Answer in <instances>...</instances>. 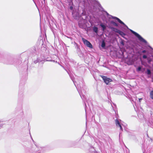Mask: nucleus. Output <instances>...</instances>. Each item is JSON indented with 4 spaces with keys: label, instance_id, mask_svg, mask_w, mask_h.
<instances>
[{
    "label": "nucleus",
    "instance_id": "nucleus-1",
    "mask_svg": "<svg viewBox=\"0 0 153 153\" xmlns=\"http://www.w3.org/2000/svg\"><path fill=\"white\" fill-rule=\"evenodd\" d=\"M74 84L76 87L77 90L81 97L82 99L83 100H85V96L84 95V94H85L86 92V88L85 86L82 85V87H81V86L79 85H78L77 86L76 85L75 82L72 80Z\"/></svg>",
    "mask_w": 153,
    "mask_h": 153
},
{
    "label": "nucleus",
    "instance_id": "nucleus-2",
    "mask_svg": "<svg viewBox=\"0 0 153 153\" xmlns=\"http://www.w3.org/2000/svg\"><path fill=\"white\" fill-rule=\"evenodd\" d=\"M130 31L132 33L134 34L135 36L138 38V39L140 42H143L146 44L147 43V42L139 34L132 30H130Z\"/></svg>",
    "mask_w": 153,
    "mask_h": 153
},
{
    "label": "nucleus",
    "instance_id": "nucleus-3",
    "mask_svg": "<svg viewBox=\"0 0 153 153\" xmlns=\"http://www.w3.org/2000/svg\"><path fill=\"white\" fill-rule=\"evenodd\" d=\"M82 40L84 44L86 45L87 47L89 48H93V46L88 41L84 38H82Z\"/></svg>",
    "mask_w": 153,
    "mask_h": 153
},
{
    "label": "nucleus",
    "instance_id": "nucleus-4",
    "mask_svg": "<svg viewBox=\"0 0 153 153\" xmlns=\"http://www.w3.org/2000/svg\"><path fill=\"white\" fill-rule=\"evenodd\" d=\"M103 80L104 81V82L106 84H108L110 82H111L112 80L111 79L107 77L106 76H101Z\"/></svg>",
    "mask_w": 153,
    "mask_h": 153
},
{
    "label": "nucleus",
    "instance_id": "nucleus-5",
    "mask_svg": "<svg viewBox=\"0 0 153 153\" xmlns=\"http://www.w3.org/2000/svg\"><path fill=\"white\" fill-rule=\"evenodd\" d=\"M110 16L112 18L117 20L118 22H119L120 23L123 25L124 26V27L128 28L127 26L126 25H125V24L119 18L113 16Z\"/></svg>",
    "mask_w": 153,
    "mask_h": 153
},
{
    "label": "nucleus",
    "instance_id": "nucleus-6",
    "mask_svg": "<svg viewBox=\"0 0 153 153\" xmlns=\"http://www.w3.org/2000/svg\"><path fill=\"white\" fill-rule=\"evenodd\" d=\"M115 123L116 125L117 126L120 127V129L122 131V128L118 120L117 119L115 120Z\"/></svg>",
    "mask_w": 153,
    "mask_h": 153
},
{
    "label": "nucleus",
    "instance_id": "nucleus-7",
    "mask_svg": "<svg viewBox=\"0 0 153 153\" xmlns=\"http://www.w3.org/2000/svg\"><path fill=\"white\" fill-rule=\"evenodd\" d=\"M111 30H113V31H114L115 32H117L118 33H119V32L120 31V30H118V29H117L116 28H114V27H111Z\"/></svg>",
    "mask_w": 153,
    "mask_h": 153
},
{
    "label": "nucleus",
    "instance_id": "nucleus-8",
    "mask_svg": "<svg viewBox=\"0 0 153 153\" xmlns=\"http://www.w3.org/2000/svg\"><path fill=\"white\" fill-rule=\"evenodd\" d=\"M100 25L102 28V30L103 31H104L105 30L106 27L105 26L103 25L102 23H101Z\"/></svg>",
    "mask_w": 153,
    "mask_h": 153
},
{
    "label": "nucleus",
    "instance_id": "nucleus-9",
    "mask_svg": "<svg viewBox=\"0 0 153 153\" xmlns=\"http://www.w3.org/2000/svg\"><path fill=\"white\" fill-rule=\"evenodd\" d=\"M93 30L96 33H97L98 32V28L94 26L93 27Z\"/></svg>",
    "mask_w": 153,
    "mask_h": 153
},
{
    "label": "nucleus",
    "instance_id": "nucleus-10",
    "mask_svg": "<svg viewBox=\"0 0 153 153\" xmlns=\"http://www.w3.org/2000/svg\"><path fill=\"white\" fill-rule=\"evenodd\" d=\"M111 23L114 26H116V27H117L118 26V24L114 21H111Z\"/></svg>",
    "mask_w": 153,
    "mask_h": 153
},
{
    "label": "nucleus",
    "instance_id": "nucleus-11",
    "mask_svg": "<svg viewBox=\"0 0 153 153\" xmlns=\"http://www.w3.org/2000/svg\"><path fill=\"white\" fill-rule=\"evenodd\" d=\"M120 35H121L122 37H124V36L125 35V34L123 32L120 30L119 33Z\"/></svg>",
    "mask_w": 153,
    "mask_h": 153
},
{
    "label": "nucleus",
    "instance_id": "nucleus-12",
    "mask_svg": "<svg viewBox=\"0 0 153 153\" xmlns=\"http://www.w3.org/2000/svg\"><path fill=\"white\" fill-rule=\"evenodd\" d=\"M105 42L104 41L102 42L101 45V47L103 48H104L105 46Z\"/></svg>",
    "mask_w": 153,
    "mask_h": 153
},
{
    "label": "nucleus",
    "instance_id": "nucleus-13",
    "mask_svg": "<svg viewBox=\"0 0 153 153\" xmlns=\"http://www.w3.org/2000/svg\"><path fill=\"white\" fill-rule=\"evenodd\" d=\"M150 94L151 98L153 99V91L150 92Z\"/></svg>",
    "mask_w": 153,
    "mask_h": 153
},
{
    "label": "nucleus",
    "instance_id": "nucleus-14",
    "mask_svg": "<svg viewBox=\"0 0 153 153\" xmlns=\"http://www.w3.org/2000/svg\"><path fill=\"white\" fill-rule=\"evenodd\" d=\"M147 74L148 75H150L151 74V72L150 70L147 69Z\"/></svg>",
    "mask_w": 153,
    "mask_h": 153
},
{
    "label": "nucleus",
    "instance_id": "nucleus-15",
    "mask_svg": "<svg viewBox=\"0 0 153 153\" xmlns=\"http://www.w3.org/2000/svg\"><path fill=\"white\" fill-rule=\"evenodd\" d=\"M141 67H139L137 69V71H140L141 70Z\"/></svg>",
    "mask_w": 153,
    "mask_h": 153
},
{
    "label": "nucleus",
    "instance_id": "nucleus-16",
    "mask_svg": "<svg viewBox=\"0 0 153 153\" xmlns=\"http://www.w3.org/2000/svg\"><path fill=\"white\" fill-rule=\"evenodd\" d=\"M143 59H146L147 58V56L146 55H143Z\"/></svg>",
    "mask_w": 153,
    "mask_h": 153
},
{
    "label": "nucleus",
    "instance_id": "nucleus-17",
    "mask_svg": "<svg viewBox=\"0 0 153 153\" xmlns=\"http://www.w3.org/2000/svg\"><path fill=\"white\" fill-rule=\"evenodd\" d=\"M142 98H140V99H139V102H140L141 100H142Z\"/></svg>",
    "mask_w": 153,
    "mask_h": 153
},
{
    "label": "nucleus",
    "instance_id": "nucleus-18",
    "mask_svg": "<svg viewBox=\"0 0 153 153\" xmlns=\"http://www.w3.org/2000/svg\"><path fill=\"white\" fill-rule=\"evenodd\" d=\"M70 10H73V7L71 6H70Z\"/></svg>",
    "mask_w": 153,
    "mask_h": 153
},
{
    "label": "nucleus",
    "instance_id": "nucleus-19",
    "mask_svg": "<svg viewBox=\"0 0 153 153\" xmlns=\"http://www.w3.org/2000/svg\"><path fill=\"white\" fill-rule=\"evenodd\" d=\"M146 52V51L145 50H143L142 51V53H145Z\"/></svg>",
    "mask_w": 153,
    "mask_h": 153
},
{
    "label": "nucleus",
    "instance_id": "nucleus-20",
    "mask_svg": "<svg viewBox=\"0 0 153 153\" xmlns=\"http://www.w3.org/2000/svg\"><path fill=\"white\" fill-rule=\"evenodd\" d=\"M37 61H35L34 62L35 63H36L38 62Z\"/></svg>",
    "mask_w": 153,
    "mask_h": 153
},
{
    "label": "nucleus",
    "instance_id": "nucleus-21",
    "mask_svg": "<svg viewBox=\"0 0 153 153\" xmlns=\"http://www.w3.org/2000/svg\"><path fill=\"white\" fill-rule=\"evenodd\" d=\"M79 27H81V26H80V24L79 23Z\"/></svg>",
    "mask_w": 153,
    "mask_h": 153
},
{
    "label": "nucleus",
    "instance_id": "nucleus-22",
    "mask_svg": "<svg viewBox=\"0 0 153 153\" xmlns=\"http://www.w3.org/2000/svg\"><path fill=\"white\" fill-rule=\"evenodd\" d=\"M107 15H109V14L107 13Z\"/></svg>",
    "mask_w": 153,
    "mask_h": 153
},
{
    "label": "nucleus",
    "instance_id": "nucleus-23",
    "mask_svg": "<svg viewBox=\"0 0 153 153\" xmlns=\"http://www.w3.org/2000/svg\"><path fill=\"white\" fill-rule=\"evenodd\" d=\"M62 66V67L63 68H64V67H63V66Z\"/></svg>",
    "mask_w": 153,
    "mask_h": 153
},
{
    "label": "nucleus",
    "instance_id": "nucleus-24",
    "mask_svg": "<svg viewBox=\"0 0 153 153\" xmlns=\"http://www.w3.org/2000/svg\"><path fill=\"white\" fill-rule=\"evenodd\" d=\"M44 1H45V0H43Z\"/></svg>",
    "mask_w": 153,
    "mask_h": 153
}]
</instances>
